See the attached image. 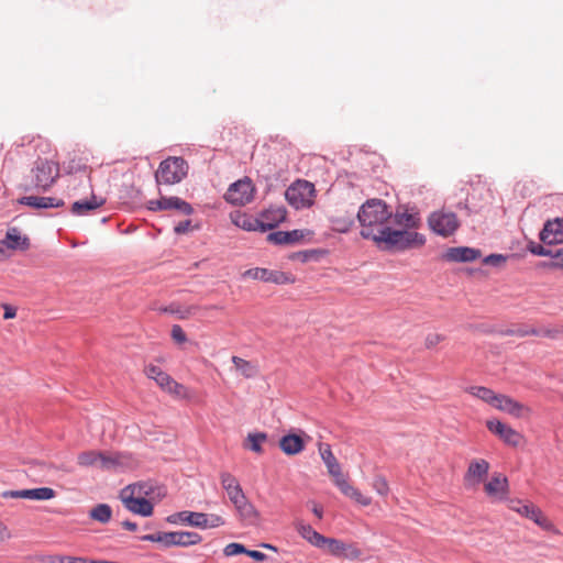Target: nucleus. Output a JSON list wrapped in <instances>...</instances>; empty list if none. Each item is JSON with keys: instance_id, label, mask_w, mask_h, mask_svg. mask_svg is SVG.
Instances as JSON below:
<instances>
[{"instance_id": "f257e3e1", "label": "nucleus", "mask_w": 563, "mask_h": 563, "mask_svg": "<svg viewBox=\"0 0 563 563\" xmlns=\"http://www.w3.org/2000/svg\"><path fill=\"white\" fill-rule=\"evenodd\" d=\"M393 217L387 203L382 199H368L358 209L357 220L362 227L361 235L375 241L380 228Z\"/></svg>"}, {"instance_id": "f03ea898", "label": "nucleus", "mask_w": 563, "mask_h": 563, "mask_svg": "<svg viewBox=\"0 0 563 563\" xmlns=\"http://www.w3.org/2000/svg\"><path fill=\"white\" fill-rule=\"evenodd\" d=\"M374 242L384 251H406L424 245L426 238L416 231L384 227L378 230L377 239Z\"/></svg>"}, {"instance_id": "7ed1b4c3", "label": "nucleus", "mask_w": 563, "mask_h": 563, "mask_svg": "<svg viewBox=\"0 0 563 563\" xmlns=\"http://www.w3.org/2000/svg\"><path fill=\"white\" fill-rule=\"evenodd\" d=\"M188 174V164L183 157L172 156L159 163L155 173L157 184L175 185Z\"/></svg>"}, {"instance_id": "20e7f679", "label": "nucleus", "mask_w": 563, "mask_h": 563, "mask_svg": "<svg viewBox=\"0 0 563 563\" xmlns=\"http://www.w3.org/2000/svg\"><path fill=\"white\" fill-rule=\"evenodd\" d=\"M142 541L158 542L165 548L169 547H190L198 544L202 541V538L197 532L191 531H172V532H157L145 534L141 537Z\"/></svg>"}, {"instance_id": "39448f33", "label": "nucleus", "mask_w": 563, "mask_h": 563, "mask_svg": "<svg viewBox=\"0 0 563 563\" xmlns=\"http://www.w3.org/2000/svg\"><path fill=\"white\" fill-rule=\"evenodd\" d=\"M316 196L314 185L308 180L298 179L286 190L287 202L295 209H305L313 205Z\"/></svg>"}, {"instance_id": "423d86ee", "label": "nucleus", "mask_w": 563, "mask_h": 563, "mask_svg": "<svg viewBox=\"0 0 563 563\" xmlns=\"http://www.w3.org/2000/svg\"><path fill=\"white\" fill-rule=\"evenodd\" d=\"M59 164L57 162L38 157L32 168L34 186L37 189L47 190L59 177Z\"/></svg>"}, {"instance_id": "0eeeda50", "label": "nucleus", "mask_w": 563, "mask_h": 563, "mask_svg": "<svg viewBox=\"0 0 563 563\" xmlns=\"http://www.w3.org/2000/svg\"><path fill=\"white\" fill-rule=\"evenodd\" d=\"M430 229L438 235L448 238L453 235L460 227L454 212L433 211L428 218Z\"/></svg>"}, {"instance_id": "6e6552de", "label": "nucleus", "mask_w": 563, "mask_h": 563, "mask_svg": "<svg viewBox=\"0 0 563 563\" xmlns=\"http://www.w3.org/2000/svg\"><path fill=\"white\" fill-rule=\"evenodd\" d=\"M254 191L252 180L245 177L230 185L225 200L235 206H245L253 200Z\"/></svg>"}, {"instance_id": "1a4fd4ad", "label": "nucleus", "mask_w": 563, "mask_h": 563, "mask_svg": "<svg viewBox=\"0 0 563 563\" xmlns=\"http://www.w3.org/2000/svg\"><path fill=\"white\" fill-rule=\"evenodd\" d=\"M244 277H249L252 279H258L265 283H273L276 285H285L290 284L295 279L291 275L280 272V271H271L267 268H250L244 273Z\"/></svg>"}, {"instance_id": "9d476101", "label": "nucleus", "mask_w": 563, "mask_h": 563, "mask_svg": "<svg viewBox=\"0 0 563 563\" xmlns=\"http://www.w3.org/2000/svg\"><path fill=\"white\" fill-rule=\"evenodd\" d=\"M486 427L508 445L517 446L521 441V434L518 431L497 419L487 420Z\"/></svg>"}, {"instance_id": "9b49d317", "label": "nucleus", "mask_w": 563, "mask_h": 563, "mask_svg": "<svg viewBox=\"0 0 563 563\" xmlns=\"http://www.w3.org/2000/svg\"><path fill=\"white\" fill-rule=\"evenodd\" d=\"M56 495L55 490L49 487H37L31 489L4 490L1 493L2 498H24L32 500H49Z\"/></svg>"}, {"instance_id": "f8f14e48", "label": "nucleus", "mask_w": 563, "mask_h": 563, "mask_svg": "<svg viewBox=\"0 0 563 563\" xmlns=\"http://www.w3.org/2000/svg\"><path fill=\"white\" fill-rule=\"evenodd\" d=\"M482 255L478 249L468 246L449 247L443 254L442 260L450 263H471Z\"/></svg>"}, {"instance_id": "ddd939ff", "label": "nucleus", "mask_w": 563, "mask_h": 563, "mask_svg": "<svg viewBox=\"0 0 563 563\" xmlns=\"http://www.w3.org/2000/svg\"><path fill=\"white\" fill-rule=\"evenodd\" d=\"M539 238L548 245L563 243V218L547 221L539 234Z\"/></svg>"}, {"instance_id": "4468645a", "label": "nucleus", "mask_w": 563, "mask_h": 563, "mask_svg": "<svg viewBox=\"0 0 563 563\" xmlns=\"http://www.w3.org/2000/svg\"><path fill=\"white\" fill-rule=\"evenodd\" d=\"M494 408L507 412L515 418H522L531 413L529 407L515 400L514 398L499 394Z\"/></svg>"}, {"instance_id": "2eb2a0df", "label": "nucleus", "mask_w": 563, "mask_h": 563, "mask_svg": "<svg viewBox=\"0 0 563 563\" xmlns=\"http://www.w3.org/2000/svg\"><path fill=\"white\" fill-rule=\"evenodd\" d=\"M120 499L124 507L135 514L143 517H150L153 514V505L146 498L134 497L133 495H122L120 493Z\"/></svg>"}, {"instance_id": "dca6fc26", "label": "nucleus", "mask_w": 563, "mask_h": 563, "mask_svg": "<svg viewBox=\"0 0 563 563\" xmlns=\"http://www.w3.org/2000/svg\"><path fill=\"white\" fill-rule=\"evenodd\" d=\"M107 451L88 450L80 452L77 456V464L81 467H91L106 471Z\"/></svg>"}, {"instance_id": "f3484780", "label": "nucleus", "mask_w": 563, "mask_h": 563, "mask_svg": "<svg viewBox=\"0 0 563 563\" xmlns=\"http://www.w3.org/2000/svg\"><path fill=\"white\" fill-rule=\"evenodd\" d=\"M134 459L130 453L107 451L106 471L118 472L134 466Z\"/></svg>"}, {"instance_id": "a211bd4d", "label": "nucleus", "mask_w": 563, "mask_h": 563, "mask_svg": "<svg viewBox=\"0 0 563 563\" xmlns=\"http://www.w3.org/2000/svg\"><path fill=\"white\" fill-rule=\"evenodd\" d=\"M519 514L529 518L545 531H555L553 523L543 515L541 509L531 504L521 505Z\"/></svg>"}, {"instance_id": "6ab92c4d", "label": "nucleus", "mask_w": 563, "mask_h": 563, "mask_svg": "<svg viewBox=\"0 0 563 563\" xmlns=\"http://www.w3.org/2000/svg\"><path fill=\"white\" fill-rule=\"evenodd\" d=\"M3 244L10 250L26 251L30 247V239L23 235L20 229L12 227L7 230Z\"/></svg>"}, {"instance_id": "aec40b11", "label": "nucleus", "mask_w": 563, "mask_h": 563, "mask_svg": "<svg viewBox=\"0 0 563 563\" xmlns=\"http://www.w3.org/2000/svg\"><path fill=\"white\" fill-rule=\"evenodd\" d=\"M488 470L489 464L487 461L482 459L472 461L465 474V482L470 485L479 484L487 475Z\"/></svg>"}, {"instance_id": "412c9836", "label": "nucleus", "mask_w": 563, "mask_h": 563, "mask_svg": "<svg viewBox=\"0 0 563 563\" xmlns=\"http://www.w3.org/2000/svg\"><path fill=\"white\" fill-rule=\"evenodd\" d=\"M508 479L501 474H495L490 481L485 485V492L488 496L497 497L500 500L507 498L508 494Z\"/></svg>"}, {"instance_id": "4be33fe9", "label": "nucleus", "mask_w": 563, "mask_h": 563, "mask_svg": "<svg viewBox=\"0 0 563 563\" xmlns=\"http://www.w3.org/2000/svg\"><path fill=\"white\" fill-rule=\"evenodd\" d=\"M161 488L155 485L153 482H137L131 485L125 486L121 489L122 495H133L139 498L153 497L156 494V490Z\"/></svg>"}, {"instance_id": "5701e85b", "label": "nucleus", "mask_w": 563, "mask_h": 563, "mask_svg": "<svg viewBox=\"0 0 563 563\" xmlns=\"http://www.w3.org/2000/svg\"><path fill=\"white\" fill-rule=\"evenodd\" d=\"M201 515L202 512L184 510L169 515L166 521L170 525H187L200 529L202 522Z\"/></svg>"}, {"instance_id": "b1692460", "label": "nucleus", "mask_w": 563, "mask_h": 563, "mask_svg": "<svg viewBox=\"0 0 563 563\" xmlns=\"http://www.w3.org/2000/svg\"><path fill=\"white\" fill-rule=\"evenodd\" d=\"M19 202L36 209L59 208L64 206L62 199L38 196H25L19 199Z\"/></svg>"}, {"instance_id": "393cba45", "label": "nucleus", "mask_w": 563, "mask_h": 563, "mask_svg": "<svg viewBox=\"0 0 563 563\" xmlns=\"http://www.w3.org/2000/svg\"><path fill=\"white\" fill-rule=\"evenodd\" d=\"M305 238L303 230L276 231L267 235V240L274 244H296Z\"/></svg>"}, {"instance_id": "a878e982", "label": "nucleus", "mask_w": 563, "mask_h": 563, "mask_svg": "<svg viewBox=\"0 0 563 563\" xmlns=\"http://www.w3.org/2000/svg\"><path fill=\"white\" fill-rule=\"evenodd\" d=\"M221 485L223 489L227 492L229 499L232 504L239 503L240 499L245 497L239 482L236 478L230 473L221 474Z\"/></svg>"}, {"instance_id": "bb28decb", "label": "nucleus", "mask_w": 563, "mask_h": 563, "mask_svg": "<svg viewBox=\"0 0 563 563\" xmlns=\"http://www.w3.org/2000/svg\"><path fill=\"white\" fill-rule=\"evenodd\" d=\"M104 203V199L92 195L90 199L77 200L71 205L70 211L74 216H86L89 212L100 208Z\"/></svg>"}, {"instance_id": "cd10ccee", "label": "nucleus", "mask_w": 563, "mask_h": 563, "mask_svg": "<svg viewBox=\"0 0 563 563\" xmlns=\"http://www.w3.org/2000/svg\"><path fill=\"white\" fill-rule=\"evenodd\" d=\"M297 532L310 544L316 548L324 549V536L316 531L310 525L298 522L296 525Z\"/></svg>"}, {"instance_id": "c85d7f7f", "label": "nucleus", "mask_w": 563, "mask_h": 563, "mask_svg": "<svg viewBox=\"0 0 563 563\" xmlns=\"http://www.w3.org/2000/svg\"><path fill=\"white\" fill-rule=\"evenodd\" d=\"M280 450L287 455H295L305 449V442L297 434H287L279 440Z\"/></svg>"}, {"instance_id": "c756f323", "label": "nucleus", "mask_w": 563, "mask_h": 563, "mask_svg": "<svg viewBox=\"0 0 563 563\" xmlns=\"http://www.w3.org/2000/svg\"><path fill=\"white\" fill-rule=\"evenodd\" d=\"M319 452L329 474L340 475L341 466L336 457L333 455L331 446L329 444H320Z\"/></svg>"}, {"instance_id": "7c9ffc66", "label": "nucleus", "mask_w": 563, "mask_h": 563, "mask_svg": "<svg viewBox=\"0 0 563 563\" xmlns=\"http://www.w3.org/2000/svg\"><path fill=\"white\" fill-rule=\"evenodd\" d=\"M236 225L246 231H262L265 232L271 230L277 225L276 223H264L263 221L252 218V217H243L239 221H236Z\"/></svg>"}, {"instance_id": "2f4dec72", "label": "nucleus", "mask_w": 563, "mask_h": 563, "mask_svg": "<svg viewBox=\"0 0 563 563\" xmlns=\"http://www.w3.org/2000/svg\"><path fill=\"white\" fill-rule=\"evenodd\" d=\"M466 393L471 394L472 396L483 400L484 402L495 406L497 398L499 394H496L490 388L484 387V386H471L466 388Z\"/></svg>"}, {"instance_id": "473e14b6", "label": "nucleus", "mask_w": 563, "mask_h": 563, "mask_svg": "<svg viewBox=\"0 0 563 563\" xmlns=\"http://www.w3.org/2000/svg\"><path fill=\"white\" fill-rule=\"evenodd\" d=\"M232 362L236 368L241 373V375L245 378H253L258 374V366L250 361H246L239 356H232Z\"/></svg>"}, {"instance_id": "72a5a7b5", "label": "nucleus", "mask_w": 563, "mask_h": 563, "mask_svg": "<svg viewBox=\"0 0 563 563\" xmlns=\"http://www.w3.org/2000/svg\"><path fill=\"white\" fill-rule=\"evenodd\" d=\"M177 199H178V197H176V196H170V197L162 196L159 199L148 200L146 203V208L150 211H154V212L162 211V210H174Z\"/></svg>"}, {"instance_id": "f704fd0d", "label": "nucleus", "mask_w": 563, "mask_h": 563, "mask_svg": "<svg viewBox=\"0 0 563 563\" xmlns=\"http://www.w3.org/2000/svg\"><path fill=\"white\" fill-rule=\"evenodd\" d=\"M233 505H234L239 516L243 520L253 521L254 519L257 518V511H256L255 507L253 506V504H251L247 500L246 497H243L242 499L239 500V503L236 501Z\"/></svg>"}, {"instance_id": "c9c22d12", "label": "nucleus", "mask_w": 563, "mask_h": 563, "mask_svg": "<svg viewBox=\"0 0 563 563\" xmlns=\"http://www.w3.org/2000/svg\"><path fill=\"white\" fill-rule=\"evenodd\" d=\"M145 372L147 377L154 379L162 389L172 383V377L158 366L150 365Z\"/></svg>"}, {"instance_id": "e433bc0d", "label": "nucleus", "mask_w": 563, "mask_h": 563, "mask_svg": "<svg viewBox=\"0 0 563 563\" xmlns=\"http://www.w3.org/2000/svg\"><path fill=\"white\" fill-rule=\"evenodd\" d=\"M89 516L100 523H107L111 519L112 509L108 504H98L89 511Z\"/></svg>"}, {"instance_id": "4c0bfd02", "label": "nucleus", "mask_w": 563, "mask_h": 563, "mask_svg": "<svg viewBox=\"0 0 563 563\" xmlns=\"http://www.w3.org/2000/svg\"><path fill=\"white\" fill-rule=\"evenodd\" d=\"M324 549L334 556H342L346 551V543L339 539L324 537Z\"/></svg>"}, {"instance_id": "58836bf2", "label": "nucleus", "mask_w": 563, "mask_h": 563, "mask_svg": "<svg viewBox=\"0 0 563 563\" xmlns=\"http://www.w3.org/2000/svg\"><path fill=\"white\" fill-rule=\"evenodd\" d=\"M394 223L406 229L416 228L418 221L415 216L408 212H397L394 216Z\"/></svg>"}, {"instance_id": "ea45409f", "label": "nucleus", "mask_w": 563, "mask_h": 563, "mask_svg": "<svg viewBox=\"0 0 563 563\" xmlns=\"http://www.w3.org/2000/svg\"><path fill=\"white\" fill-rule=\"evenodd\" d=\"M267 440V434L265 432H255L249 433L247 441L250 442L249 449L255 453H262V443Z\"/></svg>"}, {"instance_id": "a19ab883", "label": "nucleus", "mask_w": 563, "mask_h": 563, "mask_svg": "<svg viewBox=\"0 0 563 563\" xmlns=\"http://www.w3.org/2000/svg\"><path fill=\"white\" fill-rule=\"evenodd\" d=\"M201 517H202V519H201L202 522L200 525V529L218 528L225 523L224 519L221 516L216 515V514L202 512Z\"/></svg>"}, {"instance_id": "79ce46f5", "label": "nucleus", "mask_w": 563, "mask_h": 563, "mask_svg": "<svg viewBox=\"0 0 563 563\" xmlns=\"http://www.w3.org/2000/svg\"><path fill=\"white\" fill-rule=\"evenodd\" d=\"M528 250L537 256H548L554 258L555 249L544 246L539 243L530 242Z\"/></svg>"}, {"instance_id": "37998d69", "label": "nucleus", "mask_w": 563, "mask_h": 563, "mask_svg": "<svg viewBox=\"0 0 563 563\" xmlns=\"http://www.w3.org/2000/svg\"><path fill=\"white\" fill-rule=\"evenodd\" d=\"M331 222L334 229L341 233L347 232L354 223L352 218H334Z\"/></svg>"}, {"instance_id": "c03bdc74", "label": "nucleus", "mask_w": 563, "mask_h": 563, "mask_svg": "<svg viewBox=\"0 0 563 563\" xmlns=\"http://www.w3.org/2000/svg\"><path fill=\"white\" fill-rule=\"evenodd\" d=\"M164 390L168 391L169 394H173L177 397L185 398L187 397V389L184 385L177 383L172 378V383L166 385Z\"/></svg>"}, {"instance_id": "a18cd8bd", "label": "nucleus", "mask_w": 563, "mask_h": 563, "mask_svg": "<svg viewBox=\"0 0 563 563\" xmlns=\"http://www.w3.org/2000/svg\"><path fill=\"white\" fill-rule=\"evenodd\" d=\"M334 478L335 485L340 488V490L345 495L349 496V494L354 488L352 485L349 484V482L344 478L342 474V470L340 471V475H331Z\"/></svg>"}, {"instance_id": "49530a36", "label": "nucleus", "mask_w": 563, "mask_h": 563, "mask_svg": "<svg viewBox=\"0 0 563 563\" xmlns=\"http://www.w3.org/2000/svg\"><path fill=\"white\" fill-rule=\"evenodd\" d=\"M373 488L382 496H386L389 492L386 478L380 475L375 476L373 481Z\"/></svg>"}, {"instance_id": "de8ad7c7", "label": "nucleus", "mask_w": 563, "mask_h": 563, "mask_svg": "<svg viewBox=\"0 0 563 563\" xmlns=\"http://www.w3.org/2000/svg\"><path fill=\"white\" fill-rule=\"evenodd\" d=\"M246 550L247 549L243 544L232 542V543H229L228 545H225V548L223 550V554L225 556H233V555H238V554H246Z\"/></svg>"}, {"instance_id": "09e8293b", "label": "nucleus", "mask_w": 563, "mask_h": 563, "mask_svg": "<svg viewBox=\"0 0 563 563\" xmlns=\"http://www.w3.org/2000/svg\"><path fill=\"white\" fill-rule=\"evenodd\" d=\"M519 335H537V336H552L553 331L545 330V329H537V328H529V329H522L518 331Z\"/></svg>"}, {"instance_id": "8fccbe9b", "label": "nucleus", "mask_w": 563, "mask_h": 563, "mask_svg": "<svg viewBox=\"0 0 563 563\" xmlns=\"http://www.w3.org/2000/svg\"><path fill=\"white\" fill-rule=\"evenodd\" d=\"M174 210H177L178 212H180L181 214H185V216H190V214L194 213L192 206L189 202L183 200L179 197H178L177 202H176V205L174 207Z\"/></svg>"}, {"instance_id": "3c124183", "label": "nucleus", "mask_w": 563, "mask_h": 563, "mask_svg": "<svg viewBox=\"0 0 563 563\" xmlns=\"http://www.w3.org/2000/svg\"><path fill=\"white\" fill-rule=\"evenodd\" d=\"M350 498L354 499L355 501H357L358 504H361L362 506H368L371 505L372 503V499L371 497L368 496H365L363 495L358 489H356L355 487L352 489V492L349 494Z\"/></svg>"}, {"instance_id": "603ef678", "label": "nucleus", "mask_w": 563, "mask_h": 563, "mask_svg": "<svg viewBox=\"0 0 563 563\" xmlns=\"http://www.w3.org/2000/svg\"><path fill=\"white\" fill-rule=\"evenodd\" d=\"M172 338L175 342L181 344L187 341L186 333L184 332L183 328L178 324H174L172 328Z\"/></svg>"}, {"instance_id": "864d4df0", "label": "nucleus", "mask_w": 563, "mask_h": 563, "mask_svg": "<svg viewBox=\"0 0 563 563\" xmlns=\"http://www.w3.org/2000/svg\"><path fill=\"white\" fill-rule=\"evenodd\" d=\"M506 262V256L501 254H490L483 260L485 265L499 266Z\"/></svg>"}, {"instance_id": "5fc2aeb1", "label": "nucleus", "mask_w": 563, "mask_h": 563, "mask_svg": "<svg viewBox=\"0 0 563 563\" xmlns=\"http://www.w3.org/2000/svg\"><path fill=\"white\" fill-rule=\"evenodd\" d=\"M362 555V551L354 544H346V551L342 556L347 559H358Z\"/></svg>"}, {"instance_id": "6e6d98bb", "label": "nucleus", "mask_w": 563, "mask_h": 563, "mask_svg": "<svg viewBox=\"0 0 563 563\" xmlns=\"http://www.w3.org/2000/svg\"><path fill=\"white\" fill-rule=\"evenodd\" d=\"M191 225V220H184V221H180L178 222L175 228H174V232L176 234H185L188 232L189 228Z\"/></svg>"}, {"instance_id": "4d7b16f0", "label": "nucleus", "mask_w": 563, "mask_h": 563, "mask_svg": "<svg viewBox=\"0 0 563 563\" xmlns=\"http://www.w3.org/2000/svg\"><path fill=\"white\" fill-rule=\"evenodd\" d=\"M62 561H63V563H91V559L84 558V556L63 555Z\"/></svg>"}, {"instance_id": "13d9d810", "label": "nucleus", "mask_w": 563, "mask_h": 563, "mask_svg": "<svg viewBox=\"0 0 563 563\" xmlns=\"http://www.w3.org/2000/svg\"><path fill=\"white\" fill-rule=\"evenodd\" d=\"M442 340V336L438 333H431L426 338V346L428 349L435 346L440 341Z\"/></svg>"}, {"instance_id": "bf43d9fd", "label": "nucleus", "mask_w": 563, "mask_h": 563, "mask_svg": "<svg viewBox=\"0 0 563 563\" xmlns=\"http://www.w3.org/2000/svg\"><path fill=\"white\" fill-rule=\"evenodd\" d=\"M246 555L255 560L256 562H263L267 559V555L257 550H246Z\"/></svg>"}, {"instance_id": "052dcab7", "label": "nucleus", "mask_w": 563, "mask_h": 563, "mask_svg": "<svg viewBox=\"0 0 563 563\" xmlns=\"http://www.w3.org/2000/svg\"><path fill=\"white\" fill-rule=\"evenodd\" d=\"M554 260L552 267H563V247L555 249Z\"/></svg>"}, {"instance_id": "680f3d73", "label": "nucleus", "mask_w": 563, "mask_h": 563, "mask_svg": "<svg viewBox=\"0 0 563 563\" xmlns=\"http://www.w3.org/2000/svg\"><path fill=\"white\" fill-rule=\"evenodd\" d=\"M2 307L4 309V319H12L16 316V309L13 306L3 303Z\"/></svg>"}, {"instance_id": "e2e57ef3", "label": "nucleus", "mask_w": 563, "mask_h": 563, "mask_svg": "<svg viewBox=\"0 0 563 563\" xmlns=\"http://www.w3.org/2000/svg\"><path fill=\"white\" fill-rule=\"evenodd\" d=\"M63 555H44L40 559V563H63Z\"/></svg>"}, {"instance_id": "0e129e2a", "label": "nucleus", "mask_w": 563, "mask_h": 563, "mask_svg": "<svg viewBox=\"0 0 563 563\" xmlns=\"http://www.w3.org/2000/svg\"><path fill=\"white\" fill-rule=\"evenodd\" d=\"M521 505H525V504L519 499H510L509 500V508L517 511L518 514H519V509H520Z\"/></svg>"}, {"instance_id": "69168bd1", "label": "nucleus", "mask_w": 563, "mask_h": 563, "mask_svg": "<svg viewBox=\"0 0 563 563\" xmlns=\"http://www.w3.org/2000/svg\"><path fill=\"white\" fill-rule=\"evenodd\" d=\"M122 526L124 529L129 530V531H135L137 529V525L133 521H130V520H125L122 522Z\"/></svg>"}, {"instance_id": "338daca9", "label": "nucleus", "mask_w": 563, "mask_h": 563, "mask_svg": "<svg viewBox=\"0 0 563 563\" xmlns=\"http://www.w3.org/2000/svg\"><path fill=\"white\" fill-rule=\"evenodd\" d=\"M312 512L319 518L321 519L322 518V508L319 507L317 504H313L312 505Z\"/></svg>"}, {"instance_id": "774afa93", "label": "nucleus", "mask_w": 563, "mask_h": 563, "mask_svg": "<svg viewBox=\"0 0 563 563\" xmlns=\"http://www.w3.org/2000/svg\"><path fill=\"white\" fill-rule=\"evenodd\" d=\"M262 547L267 549V550H272L274 552L277 551V548L275 545H273V544H269V543H263Z\"/></svg>"}]
</instances>
